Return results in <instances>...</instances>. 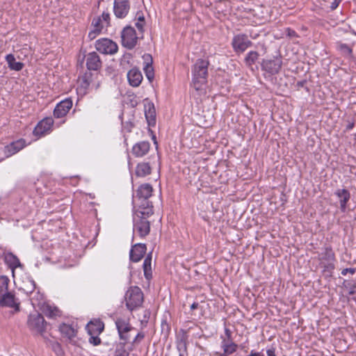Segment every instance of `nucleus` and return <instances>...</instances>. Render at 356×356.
I'll use <instances>...</instances> for the list:
<instances>
[{"mask_svg":"<svg viewBox=\"0 0 356 356\" xmlns=\"http://www.w3.org/2000/svg\"><path fill=\"white\" fill-rule=\"evenodd\" d=\"M337 49L341 52V54L347 57H350L353 54V49L346 44L338 43Z\"/></svg>","mask_w":356,"mask_h":356,"instance_id":"nucleus-33","label":"nucleus"},{"mask_svg":"<svg viewBox=\"0 0 356 356\" xmlns=\"http://www.w3.org/2000/svg\"><path fill=\"white\" fill-rule=\"evenodd\" d=\"M27 144L26 140L23 138H20L19 140L10 143L9 145L6 146H4L2 149V151L5 154V157L8 158L19 152Z\"/></svg>","mask_w":356,"mask_h":356,"instance_id":"nucleus-11","label":"nucleus"},{"mask_svg":"<svg viewBox=\"0 0 356 356\" xmlns=\"http://www.w3.org/2000/svg\"><path fill=\"white\" fill-rule=\"evenodd\" d=\"M198 305L199 304L197 302H193L191 306V309L192 310L196 309L198 307Z\"/></svg>","mask_w":356,"mask_h":356,"instance_id":"nucleus-53","label":"nucleus"},{"mask_svg":"<svg viewBox=\"0 0 356 356\" xmlns=\"http://www.w3.org/2000/svg\"><path fill=\"white\" fill-rule=\"evenodd\" d=\"M151 173V167L149 163H140L137 165L136 175L138 177H145Z\"/></svg>","mask_w":356,"mask_h":356,"instance_id":"nucleus-29","label":"nucleus"},{"mask_svg":"<svg viewBox=\"0 0 356 356\" xmlns=\"http://www.w3.org/2000/svg\"><path fill=\"white\" fill-rule=\"evenodd\" d=\"M99 17H101V20L104 23V25L106 27L110 26L111 17L108 13L104 12Z\"/></svg>","mask_w":356,"mask_h":356,"instance_id":"nucleus-37","label":"nucleus"},{"mask_svg":"<svg viewBox=\"0 0 356 356\" xmlns=\"http://www.w3.org/2000/svg\"><path fill=\"white\" fill-rule=\"evenodd\" d=\"M232 45L234 51L237 54L244 52L248 47L252 45V42L245 34L235 35L232 41Z\"/></svg>","mask_w":356,"mask_h":356,"instance_id":"nucleus-9","label":"nucleus"},{"mask_svg":"<svg viewBox=\"0 0 356 356\" xmlns=\"http://www.w3.org/2000/svg\"><path fill=\"white\" fill-rule=\"evenodd\" d=\"M138 39L135 29L131 26H125L121 32L122 44L129 49L136 47Z\"/></svg>","mask_w":356,"mask_h":356,"instance_id":"nucleus-7","label":"nucleus"},{"mask_svg":"<svg viewBox=\"0 0 356 356\" xmlns=\"http://www.w3.org/2000/svg\"><path fill=\"white\" fill-rule=\"evenodd\" d=\"M349 294L356 298V284L351 285L349 288Z\"/></svg>","mask_w":356,"mask_h":356,"instance_id":"nucleus-44","label":"nucleus"},{"mask_svg":"<svg viewBox=\"0 0 356 356\" xmlns=\"http://www.w3.org/2000/svg\"><path fill=\"white\" fill-rule=\"evenodd\" d=\"M341 1L342 0H334V1L331 3L330 9L332 10H335L339 6Z\"/></svg>","mask_w":356,"mask_h":356,"instance_id":"nucleus-46","label":"nucleus"},{"mask_svg":"<svg viewBox=\"0 0 356 356\" xmlns=\"http://www.w3.org/2000/svg\"><path fill=\"white\" fill-rule=\"evenodd\" d=\"M319 260L321 262L323 261L330 262L335 260L334 253L330 246H327L323 249V252L319 254Z\"/></svg>","mask_w":356,"mask_h":356,"instance_id":"nucleus-28","label":"nucleus"},{"mask_svg":"<svg viewBox=\"0 0 356 356\" xmlns=\"http://www.w3.org/2000/svg\"><path fill=\"white\" fill-rule=\"evenodd\" d=\"M144 210L138 209L134 218V232L140 238H144L149 234L150 222L147 219L153 214V207H148L146 203Z\"/></svg>","mask_w":356,"mask_h":356,"instance_id":"nucleus-1","label":"nucleus"},{"mask_svg":"<svg viewBox=\"0 0 356 356\" xmlns=\"http://www.w3.org/2000/svg\"><path fill=\"white\" fill-rule=\"evenodd\" d=\"M90 338H89V342L90 343L94 345V346H97V345H99L101 343V339L100 338L98 337V335L97 334H92V335H90Z\"/></svg>","mask_w":356,"mask_h":356,"instance_id":"nucleus-39","label":"nucleus"},{"mask_svg":"<svg viewBox=\"0 0 356 356\" xmlns=\"http://www.w3.org/2000/svg\"><path fill=\"white\" fill-rule=\"evenodd\" d=\"M95 49L103 54L113 55L118 50V44L108 38H101L96 41Z\"/></svg>","mask_w":356,"mask_h":356,"instance_id":"nucleus-8","label":"nucleus"},{"mask_svg":"<svg viewBox=\"0 0 356 356\" xmlns=\"http://www.w3.org/2000/svg\"><path fill=\"white\" fill-rule=\"evenodd\" d=\"M47 325V323L41 314L35 312L29 315L27 325L32 332L42 334L45 331Z\"/></svg>","mask_w":356,"mask_h":356,"instance_id":"nucleus-4","label":"nucleus"},{"mask_svg":"<svg viewBox=\"0 0 356 356\" xmlns=\"http://www.w3.org/2000/svg\"><path fill=\"white\" fill-rule=\"evenodd\" d=\"M145 115L148 125L154 127L156 123V111L153 103L147 102L145 104Z\"/></svg>","mask_w":356,"mask_h":356,"instance_id":"nucleus-22","label":"nucleus"},{"mask_svg":"<svg viewBox=\"0 0 356 356\" xmlns=\"http://www.w3.org/2000/svg\"><path fill=\"white\" fill-rule=\"evenodd\" d=\"M136 17H137L138 22H145V17H144L143 14L141 12L137 13Z\"/></svg>","mask_w":356,"mask_h":356,"instance_id":"nucleus-49","label":"nucleus"},{"mask_svg":"<svg viewBox=\"0 0 356 356\" xmlns=\"http://www.w3.org/2000/svg\"><path fill=\"white\" fill-rule=\"evenodd\" d=\"M147 250L146 245L138 243L134 245L130 250V259L134 262L139 261L145 255Z\"/></svg>","mask_w":356,"mask_h":356,"instance_id":"nucleus-15","label":"nucleus"},{"mask_svg":"<svg viewBox=\"0 0 356 356\" xmlns=\"http://www.w3.org/2000/svg\"><path fill=\"white\" fill-rule=\"evenodd\" d=\"M145 24V22H137L135 24L136 27L138 29V31L140 33H143V31H144Z\"/></svg>","mask_w":356,"mask_h":356,"instance_id":"nucleus-42","label":"nucleus"},{"mask_svg":"<svg viewBox=\"0 0 356 356\" xmlns=\"http://www.w3.org/2000/svg\"><path fill=\"white\" fill-rule=\"evenodd\" d=\"M267 356H276L275 355V348L271 347L266 350Z\"/></svg>","mask_w":356,"mask_h":356,"instance_id":"nucleus-48","label":"nucleus"},{"mask_svg":"<svg viewBox=\"0 0 356 356\" xmlns=\"http://www.w3.org/2000/svg\"><path fill=\"white\" fill-rule=\"evenodd\" d=\"M62 336L69 341H72L76 335V330L71 325L63 323L59 326Z\"/></svg>","mask_w":356,"mask_h":356,"instance_id":"nucleus-24","label":"nucleus"},{"mask_svg":"<svg viewBox=\"0 0 356 356\" xmlns=\"http://www.w3.org/2000/svg\"><path fill=\"white\" fill-rule=\"evenodd\" d=\"M334 261H330L327 262V264H324L323 262H321V264L323 265L324 268L325 272H328L331 273L332 270L334 269V264L333 263Z\"/></svg>","mask_w":356,"mask_h":356,"instance_id":"nucleus-38","label":"nucleus"},{"mask_svg":"<svg viewBox=\"0 0 356 356\" xmlns=\"http://www.w3.org/2000/svg\"><path fill=\"white\" fill-rule=\"evenodd\" d=\"M54 350L56 351L57 355H60L62 353V350L58 343H55L54 345Z\"/></svg>","mask_w":356,"mask_h":356,"instance_id":"nucleus-50","label":"nucleus"},{"mask_svg":"<svg viewBox=\"0 0 356 356\" xmlns=\"http://www.w3.org/2000/svg\"><path fill=\"white\" fill-rule=\"evenodd\" d=\"M238 345L232 341H227L225 339H222L221 348L224 351V355L228 356L236 351Z\"/></svg>","mask_w":356,"mask_h":356,"instance_id":"nucleus-27","label":"nucleus"},{"mask_svg":"<svg viewBox=\"0 0 356 356\" xmlns=\"http://www.w3.org/2000/svg\"><path fill=\"white\" fill-rule=\"evenodd\" d=\"M101 33L102 32L99 31V29L92 28L90 31L88 33V38L90 40H92Z\"/></svg>","mask_w":356,"mask_h":356,"instance_id":"nucleus-41","label":"nucleus"},{"mask_svg":"<svg viewBox=\"0 0 356 356\" xmlns=\"http://www.w3.org/2000/svg\"><path fill=\"white\" fill-rule=\"evenodd\" d=\"M31 284H32V289L29 291L30 293H31L33 289H35V282L33 281L31 282Z\"/></svg>","mask_w":356,"mask_h":356,"instance_id":"nucleus-55","label":"nucleus"},{"mask_svg":"<svg viewBox=\"0 0 356 356\" xmlns=\"http://www.w3.org/2000/svg\"><path fill=\"white\" fill-rule=\"evenodd\" d=\"M354 125H355V124H354V123H353V122L349 123V124L346 126V130H347V131H350V130H351V129L353 128Z\"/></svg>","mask_w":356,"mask_h":356,"instance_id":"nucleus-52","label":"nucleus"},{"mask_svg":"<svg viewBox=\"0 0 356 356\" xmlns=\"http://www.w3.org/2000/svg\"><path fill=\"white\" fill-rule=\"evenodd\" d=\"M72 106V101L70 99H65L59 102L54 111V115L56 118H60L66 115Z\"/></svg>","mask_w":356,"mask_h":356,"instance_id":"nucleus-14","label":"nucleus"},{"mask_svg":"<svg viewBox=\"0 0 356 356\" xmlns=\"http://www.w3.org/2000/svg\"><path fill=\"white\" fill-rule=\"evenodd\" d=\"M146 56L149 58L150 61H152V56L149 54H147ZM143 70L146 74L147 78L149 81H151L152 79H154V70H153V67L152 65V62L146 63L145 65L144 66Z\"/></svg>","mask_w":356,"mask_h":356,"instance_id":"nucleus-32","label":"nucleus"},{"mask_svg":"<svg viewBox=\"0 0 356 356\" xmlns=\"http://www.w3.org/2000/svg\"><path fill=\"white\" fill-rule=\"evenodd\" d=\"M129 84L133 87H138L143 81V75L138 68H132L127 73Z\"/></svg>","mask_w":356,"mask_h":356,"instance_id":"nucleus-20","label":"nucleus"},{"mask_svg":"<svg viewBox=\"0 0 356 356\" xmlns=\"http://www.w3.org/2000/svg\"><path fill=\"white\" fill-rule=\"evenodd\" d=\"M43 312L47 317L56 319L62 316V312L56 306L51 305H45L43 306Z\"/></svg>","mask_w":356,"mask_h":356,"instance_id":"nucleus-25","label":"nucleus"},{"mask_svg":"<svg viewBox=\"0 0 356 356\" xmlns=\"http://www.w3.org/2000/svg\"><path fill=\"white\" fill-rule=\"evenodd\" d=\"M149 147V142L140 141L133 146L131 152L136 157H143L148 153Z\"/></svg>","mask_w":356,"mask_h":356,"instance_id":"nucleus-17","label":"nucleus"},{"mask_svg":"<svg viewBox=\"0 0 356 356\" xmlns=\"http://www.w3.org/2000/svg\"><path fill=\"white\" fill-rule=\"evenodd\" d=\"M225 334L226 335V338L225 339L227 340V341H232V332L230 331V330L228 328H225Z\"/></svg>","mask_w":356,"mask_h":356,"instance_id":"nucleus-45","label":"nucleus"},{"mask_svg":"<svg viewBox=\"0 0 356 356\" xmlns=\"http://www.w3.org/2000/svg\"><path fill=\"white\" fill-rule=\"evenodd\" d=\"M6 60L8 67L15 71H20L23 69L24 64L22 62H17L14 55L10 54L6 56Z\"/></svg>","mask_w":356,"mask_h":356,"instance_id":"nucleus-26","label":"nucleus"},{"mask_svg":"<svg viewBox=\"0 0 356 356\" xmlns=\"http://www.w3.org/2000/svg\"><path fill=\"white\" fill-rule=\"evenodd\" d=\"M86 66L89 70L97 71L102 67V61L99 55L92 51L86 55Z\"/></svg>","mask_w":356,"mask_h":356,"instance_id":"nucleus-16","label":"nucleus"},{"mask_svg":"<svg viewBox=\"0 0 356 356\" xmlns=\"http://www.w3.org/2000/svg\"><path fill=\"white\" fill-rule=\"evenodd\" d=\"M54 120L51 118H45L40 121L33 131L34 136L41 137L47 134L53 126Z\"/></svg>","mask_w":356,"mask_h":356,"instance_id":"nucleus-13","label":"nucleus"},{"mask_svg":"<svg viewBox=\"0 0 356 356\" xmlns=\"http://www.w3.org/2000/svg\"><path fill=\"white\" fill-rule=\"evenodd\" d=\"M95 87L96 89L99 87V83L95 84L92 81L89 80V77L86 76V79L81 83V86L84 88H88L89 86Z\"/></svg>","mask_w":356,"mask_h":356,"instance_id":"nucleus-36","label":"nucleus"},{"mask_svg":"<svg viewBox=\"0 0 356 356\" xmlns=\"http://www.w3.org/2000/svg\"><path fill=\"white\" fill-rule=\"evenodd\" d=\"M335 195L339 198L340 202V209L341 211L344 212L346 209L347 202L350 198V192L345 189H337L335 193Z\"/></svg>","mask_w":356,"mask_h":356,"instance_id":"nucleus-21","label":"nucleus"},{"mask_svg":"<svg viewBox=\"0 0 356 356\" xmlns=\"http://www.w3.org/2000/svg\"><path fill=\"white\" fill-rule=\"evenodd\" d=\"M355 272H356V269L354 268H344L342 270L341 274L343 275H346L348 273H349L353 275L355 273Z\"/></svg>","mask_w":356,"mask_h":356,"instance_id":"nucleus-43","label":"nucleus"},{"mask_svg":"<svg viewBox=\"0 0 356 356\" xmlns=\"http://www.w3.org/2000/svg\"><path fill=\"white\" fill-rule=\"evenodd\" d=\"M153 188L149 184H145L141 185L136 191V196L135 197V201L138 202V209L144 210L146 208V203L148 204V207H153L152 204L148 200L149 197L152 196Z\"/></svg>","mask_w":356,"mask_h":356,"instance_id":"nucleus-5","label":"nucleus"},{"mask_svg":"<svg viewBox=\"0 0 356 356\" xmlns=\"http://www.w3.org/2000/svg\"><path fill=\"white\" fill-rule=\"evenodd\" d=\"M4 159V158H0V162L2 161Z\"/></svg>","mask_w":356,"mask_h":356,"instance_id":"nucleus-57","label":"nucleus"},{"mask_svg":"<svg viewBox=\"0 0 356 356\" xmlns=\"http://www.w3.org/2000/svg\"><path fill=\"white\" fill-rule=\"evenodd\" d=\"M92 28L95 29H99V31L102 32L104 28H107L101 20V17H97L92 19L91 24Z\"/></svg>","mask_w":356,"mask_h":356,"instance_id":"nucleus-35","label":"nucleus"},{"mask_svg":"<svg viewBox=\"0 0 356 356\" xmlns=\"http://www.w3.org/2000/svg\"><path fill=\"white\" fill-rule=\"evenodd\" d=\"M143 300V293L138 286L129 287L124 296L126 307L130 312L140 307Z\"/></svg>","mask_w":356,"mask_h":356,"instance_id":"nucleus-3","label":"nucleus"},{"mask_svg":"<svg viewBox=\"0 0 356 356\" xmlns=\"http://www.w3.org/2000/svg\"><path fill=\"white\" fill-rule=\"evenodd\" d=\"M248 356H264V355L260 352H255L254 350H252L250 352V354Z\"/></svg>","mask_w":356,"mask_h":356,"instance_id":"nucleus-51","label":"nucleus"},{"mask_svg":"<svg viewBox=\"0 0 356 356\" xmlns=\"http://www.w3.org/2000/svg\"><path fill=\"white\" fill-rule=\"evenodd\" d=\"M6 261L13 268H17L20 266L19 259L12 253H9L6 256Z\"/></svg>","mask_w":356,"mask_h":356,"instance_id":"nucleus-34","label":"nucleus"},{"mask_svg":"<svg viewBox=\"0 0 356 356\" xmlns=\"http://www.w3.org/2000/svg\"><path fill=\"white\" fill-rule=\"evenodd\" d=\"M285 32L286 33V34H287V35L289 37H295V36H296V31L294 30L290 29V28H286Z\"/></svg>","mask_w":356,"mask_h":356,"instance_id":"nucleus-47","label":"nucleus"},{"mask_svg":"<svg viewBox=\"0 0 356 356\" xmlns=\"http://www.w3.org/2000/svg\"><path fill=\"white\" fill-rule=\"evenodd\" d=\"M144 337H145V334L143 332H138L134 337L131 345L132 346L134 344H137V343H140V341L141 340H143L144 339Z\"/></svg>","mask_w":356,"mask_h":356,"instance_id":"nucleus-40","label":"nucleus"},{"mask_svg":"<svg viewBox=\"0 0 356 356\" xmlns=\"http://www.w3.org/2000/svg\"><path fill=\"white\" fill-rule=\"evenodd\" d=\"M86 329L89 335H99L103 332L104 329V324L99 319H94L87 324Z\"/></svg>","mask_w":356,"mask_h":356,"instance_id":"nucleus-19","label":"nucleus"},{"mask_svg":"<svg viewBox=\"0 0 356 356\" xmlns=\"http://www.w3.org/2000/svg\"><path fill=\"white\" fill-rule=\"evenodd\" d=\"M4 284H6V286H8V283L6 281H4Z\"/></svg>","mask_w":356,"mask_h":356,"instance_id":"nucleus-56","label":"nucleus"},{"mask_svg":"<svg viewBox=\"0 0 356 356\" xmlns=\"http://www.w3.org/2000/svg\"><path fill=\"white\" fill-rule=\"evenodd\" d=\"M209 65L208 60L200 58L193 65L192 84L196 90H200L202 86L207 83Z\"/></svg>","mask_w":356,"mask_h":356,"instance_id":"nucleus-2","label":"nucleus"},{"mask_svg":"<svg viewBox=\"0 0 356 356\" xmlns=\"http://www.w3.org/2000/svg\"><path fill=\"white\" fill-rule=\"evenodd\" d=\"M282 65V60L281 58L276 56L273 58L263 60L261 68L270 74H276L281 70Z\"/></svg>","mask_w":356,"mask_h":356,"instance_id":"nucleus-10","label":"nucleus"},{"mask_svg":"<svg viewBox=\"0 0 356 356\" xmlns=\"http://www.w3.org/2000/svg\"><path fill=\"white\" fill-rule=\"evenodd\" d=\"M130 10L129 0H115L113 3V12L117 18H124Z\"/></svg>","mask_w":356,"mask_h":356,"instance_id":"nucleus-12","label":"nucleus"},{"mask_svg":"<svg viewBox=\"0 0 356 356\" xmlns=\"http://www.w3.org/2000/svg\"><path fill=\"white\" fill-rule=\"evenodd\" d=\"M259 53L255 51H250L245 58V63L248 67H251L259 58Z\"/></svg>","mask_w":356,"mask_h":356,"instance_id":"nucleus-31","label":"nucleus"},{"mask_svg":"<svg viewBox=\"0 0 356 356\" xmlns=\"http://www.w3.org/2000/svg\"><path fill=\"white\" fill-rule=\"evenodd\" d=\"M0 305L19 310V303L16 302L15 296L10 292H6L0 296Z\"/></svg>","mask_w":356,"mask_h":356,"instance_id":"nucleus-18","label":"nucleus"},{"mask_svg":"<svg viewBox=\"0 0 356 356\" xmlns=\"http://www.w3.org/2000/svg\"><path fill=\"white\" fill-rule=\"evenodd\" d=\"M151 263H152V255H151V254H149L145 259L143 265V270H144V275L147 280H150L152 277Z\"/></svg>","mask_w":356,"mask_h":356,"instance_id":"nucleus-30","label":"nucleus"},{"mask_svg":"<svg viewBox=\"0 0 356 356\" xmlns=\"http://www.w3.org/2000/svg\"><path fill=\"white\" fill-rule=\"evenodd\" d=\"M115 324L120 341L129 342L131 339V332L135 330L130 324L129 321L122 318H117Z\"/></svg>","mask_w":356,"mask_h":356,"instance_id":"nucleus-6","label":"nucleus"},{"mask_svg":"<svg viewBox=\"0 0 356 356\" xmlns=\"http://www.w3.org/2000/svg\"><path fill=\"white\" fill-rule=\"evenodd\" d=\"M129 342L120 341L115 345V352L113 356H129V353L132 350Z\"/></svg>","mask_w":356,"mask_h":356,"instance_id":"nucleus-23","label":"nucleus"},{"mask_svg":"<svg viewBox=\"0 0 356 356\" xmlns=\"http://www.w3.org/2000/svg\"><path fill=\"white\" fill-rule=\"evenodd\" d=\"M215 355L216 356H228L227 355H224V352L223 353H218V352H216L215 353Z\"/></svg>","mask_w":356,"mask_h":356,"instance_id":"nucleus-54","label":"nucleus"}]
</instances>
